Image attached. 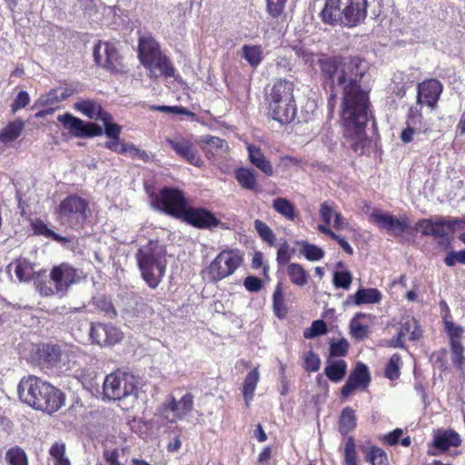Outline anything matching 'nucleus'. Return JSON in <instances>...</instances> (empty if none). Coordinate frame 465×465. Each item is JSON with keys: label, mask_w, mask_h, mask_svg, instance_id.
Listing matches in <instances>:
<instances>
[{"label": "nucleus", "mask_w": 465, "mask_h": 465, "mask_svg": "<svg viewBox=\"0 0 465 465\" xmlns=\"http://www.w3.org/2000/svg\"><path fill=\"white\" fill-rule=\"evenodd\" d=\"M442 226L446 237L449 233L465 229V217L455 219L442 218Z\"/></svg>", "instance_id": "5fc2aeb1"}, {"label": "nucleus", "mask_w": 465, "mask_h": 465, "mask_svg": "<svg viewBox=\"0 0 465 465\" xmlns=\"http://www.w3.org/2000/svg\"><path fill=\"white\" fill-rule=\"evenodd\" d=\"M318 64L322 84L326 91H330L327 103L330 114L337 104V94H342L339 114L343 125V143L361 155L370 144L366 124L372 119L369 94L359 84L364 75L361 60L324 56L318 60Z\"/></svg>", "instance_id": "f257e3e1"}, {"label": "nucleus", "mask_w": 465, "mask_h": 465, "mask_svg": "<svg viewBox=\"0 0 465 465\" xmlns=\"http://www.w3.org/2000/svg\"><path fill=\"white\" fill-rule=\"evenodd\" d=\"M416 230H420L421 234L424 236L433 237H445V232H443L442 217H437L432 219H420L416 223Z\"/></svg>", "instance_id": "b1692460"}, {"label": "nucleus", "mask_w": 465, "mask_h": 465, "mask_svg": "<svg viewBox=\"0 0 465 465\" xmlns=\"http://www.w3.org/2000/svg\"><path fill=\"white\" fill-rule=\"evenodd\" d=\"M151 110L160 111L167 114H182V115H193V114L188 109L182 106H168V105H153L150 107Z\"/></svg>", "instance_id": "69168bd1"}, {"label": "nucleus", "mask_w": 465, "mask_h": 465, "mask_svg": "<svg viewBox=\"0 0 465 465\" xmlns=\"http://www.w3.org/2000/svg\"><path fill=\"white\" fill-rule=\"evenodd\" d=\"M444 262L450 267L454 266L457 262L465 263V250H461L460 252H450L446 255Z\"/></svg>", "instance_id": "774afa93"}, {"label": "nucleus", "mask_w": 465, "mask_h": 465, "mask_svg": "<svg viewBox=\"0 0 465 465\" xmlns=\"http://www.w3.org/2000/svg\"><path fill=\"white\" fill-rule=\"evenodd\" d=\"M417 91L418 103L432 109L442 92V84L436 79H430L419 84Z\"/></svg>", "instance_id": "6ab92c4d"}, {"label": "nucleus", "mask_w": 465, "mask_h": 465, "mask_svg": "<svg viewBox=\"0 0 465 465\" xmlns=\"http://www.w3.org/2000/svg\"><path fill=\"white\" fill-rule=\"evenodd\" d=\"M356 426V416L355 411L347 407L342 410L340 417V428L339 430L342 435H347Z\"/></svg>", "instance_id": "4c0bfd02"}, {"label": "nucleus", "mask_w": 465, "mask_h": 465, "mask_svg": "<svg viewBox=\"0 0 465 465\" xmlns=\"http://www.w3.org/2000/svg\"><path fill=\"white\" fill-rule=\"evenodd\" d=\"M248 153L250 162L264 173L268 176H272L273 174V167L271 163L266 159L262 150L254 145L248 146Z\"/></svg>", "instance_id": "a878e982"}, {"label": "nucleus", "mask_w": 465, "mask_h": 465, "mask_svg": "<svg viewBox=\"0 0 465 465\" xmlns=\"http://www.w3.org/2000/svg\"><path fill=\"white\" fill-rule=\"evenodd\" d=\"M25 127L22 120H15L8 124L0 133V142L8 143L17 139Z\"/></svg>", "instance_id": "c85d7f7f"}, {"label": "nucleus", "mask_w": 465, "mask_h": 465, "mask_svg": "<svg viewBox=\"0 0 465 465\" xmlns=\"http://www.w3.org/2000/svg\"><path fill=\"white\" fill-rule=\"evenodd\" d=\"M260 380V373L257 368L252 370L245 377L242 388L243 398L248 404L252 400L254 391Z\"/></svg>", "instance_id": "72a5a7b5"}, {"label": "nucleus", "mask_w": 465, "mask_h": 465, "mask_svg": "<svg viewBox=\"0 0 465 465\" xmlns=\"http://www.w3.org/2000/svg\"><path fill=\"white\" fill-rule=\"evenodd\" d=\"M451 360L459 370H463L465 365L464 347L460 341H450Z\"/></svg>", "instance_id": "a18cd8bd"}, {"label": "nucleus", "mask_w": 465, "mask_h": 465, "mask_svg": "<svg viewBox=\"0 0 465 465\" xmlns=\"http://www.w3.org/2000/svg\"><path fill=\"white\" fill-rule=\"evenodd\" d=\"M167 251L164 244L157 240H149L137 250L135 258L143 279L149 287L155 289L166 271Z\"/></svg>", "instance_id": "7ed1b4c3"}, {"label": "nucleus", "mask_w": 465, "mask_h": 465, "mask_svg": "<svg viewBox=\"0 0 465 465\" xmlns=\"http://www.w3.org/2000/svg\"><path fill=\"white\" fill-rule=\"evenodd\" d=\"M336 212L334 203L331 202L326 201L321 204L320 215L327 225L331 224V219L334 217Z\"/></svg>", "instance_id": "e2e57ef3"}, {"label": "nucleus", "mask_w": 465, "mask_h": 465, "mask_svg": "<svg viewBox=\"0 0 465 465\" xmlns=\"http://www.w3.org/2000/svg\"><path fill=\"white\" fill-rule=\"evenodd\" d=\"M262 50L260 45H243L242 47V56L251 66L256 67L262 62Z\"/></svg>", "instance_id": "58836bf2"}, {"label": "nucleus", "mask_w": 465, "mask_h": 465, "mask_svg": "<svg viewBox=\"0 0 465 465\" xmlns=\"http://www.w3.org/2000/svg\"><path fill=\"white\" fill-rule=\"evenodd\" d=\"M96 307L104 312V314L109 318H114L116 316V312L114 308V305L111 300L105 297H98L95 300Z\"/></svg>", "instance_id": "680f3d73"}, {"label": "nucleus", "mask_w": 465, "mask_h": 465, "mask_svg": "<svg viewBox=\"0 0 465 465\" xmlns=\"http://www.w3.org/2000/svg\"><path fill=\"white\" fill-rule=\"evenodd\" d=\"M272 207L274 210L290 221L295 219V211L293 204L285 198H276L273 200Z\"/></svg>", "instance_id": "ea45409f"}, {"label": "nucleus", "mask_w": 465, "mask_h": 465, "mask_svg": "<svg viewBox=\"0 0 465 465\" xmlns=\"http://www.w3.org/2000/svg\"><path fill=\"white\" fill-rule=\"evenodd\" d=\"M349 342L346 339H341L338 341H332L330 345L329 358L344 357L348 353Z\"/></svg>", "instance_id": "4d7b16f0"}, {"label": "nucleus", "mask_w": 465, "mask_h": 465, "mask_svg": "<svg viewBox=\"0 0 465 465\" xmlns=\"http://www.w3.org/2000/svg\"><path fill=\"white\" fill-rule=\"evenodd\" d=\"M32 227L35 234L52 238L53 240L61 243L69 242L66 238L55 233L53 230L49 229L47 225L40 220L34 222L32 223Z\"/></svg>", "instance_id": "a19ab883"}, {"label": "nucleus", "mask_w": 465, "mask_h": 465, "mask_svg": "<svg viewBox=\"0 0 465 465\" xmlns=\"http://www.w3.org/2000/svg\"><path fill=\"white\" fill-rule=\"evenodd\" d=\"M407 124L411 125V128L414 129V131L419 134H427L430 132V128L428 127L427 124L422 121L421 114L413 108L410 110Z\"/></svg>", "instance_id": "79ce46f5"}, {"label": "nucleus", "mask_w": 465, "mask_h": 465, "mask_svg": "<svg viewBox=\"0 0 465 465\" xmlns=\"http://www.w3.org/2000/svg\"><path fill=\"white\" fill-rule=\"evenodd\" d=\"M235 178L244 189L254 191L257 187L256 175L253 170L239 168L235 172Z\"/></svg>", "instance_id": "c9c22d12"}, {"label": "nucleus", "mask_w": 465, "mask_h": 465, "mask_svg": "<svg viewBox=\"0 0 465 465\" xmlns=\"http://www.w3.org/2000/svg\"><path fill=\"white\" fill-rule=\"evenodd\" d=\"M279 106L276 108L268 106V115L282 124L292 122L296 115L297 107L295 100L290 102L276 103Z\"/></svg>", "instance_id": "412c9836"}, {"label": "nucleus", "mask_w": 465, "mask_h": 465, "mask_svg": "<svg viewBox=\"0 0 465 465\" xmlns=\"http://www.w3.org/2000/svg\"><path fill=\"white\" fill-rule=\"evenodd\" d=\"M242 253L238 250L221 252L206 270L209 280L217 282L231 276L242 265Z\"/></svg>", "instance_id": "423d86ee"}, {"label": "nucleus", "mask_w": 465, "mask_h": 465, "mask_svg": "<svg viewBox=\"0 0 465 465\" xmlns=\"http://www.w3.org/2000/svg\"><path fill=\"white\" fill-rule=\"evenodd\" d=\"M167 143L181 158L194 166H202L203 162L200 158L196 147L193 143L183 136H175L167 138Z\"/></svg>", "instance_id": "4468645a"}, {"label": "nucleus", "mask_w": 465, "mask_h": 465, "mask_svg": "<svg viewBox=\"0 0 465 465\" xmlns=\"http://www.w3.org/2000/svg\"><path fill=\"white\" fill-rule=\"evenodd\" d=\"M74 108L92 120L108 121L109 119V113L94 100H82L74 104Z\"/></svg>", "instance_id": "4be33fe9"}, {"label": "nucleus", "mask_w": 465, "mask_h": 465, "mask_svg": "<svg viewBox=\"0 0 465 465\" xmlns=\"http://www.w3.org/2000/svg\"><path fill=\"white\" fill-rule=\"evenodd\" d=\"M302 246V248L301 252L307 260L319 261L323 257L324 252L322 248L306 242H303Z\"/></svg>", "instance_id": "603ef678"}, {"label": "nucleus", "mask_w": 465, "mask_h": 465, "mask_svg": "<svg viewBox=\"0 0 465 465\" xmlns=\"http://www.w3.org/2000/svg\"><path fill=\"white\" fill-rule=\"evenodd\" d=\"M345 465H357L355 443L352 437H349L344 449Z\"/></svg>", "instance_id": "052dcab7"}, {"label": "nucleus", "mask_w": 465, "mask_h": 465, "mask_svg": "<svg viewBox=\"0 0 465 465\" xmlns=\"http://www.w3.org/2000/svg\"><path fill=\"white\" fill-rule=\"evenodd\" d=\"M287 273L292 283L303 287L308 283L309 274L299 263H290L287 267Z\"/></svg>", "instance_id": "473e14b6"}, {"label": "nucleus", "mask_w": 465, "mask_h": 465, "mask_svg": "<svg viewBox=\"0 0 465 465\" xmlns=\"http://www.w3.org/2000/svg\"><path fill=\"white\" fill-rule=\"evenodd\" d=\"M87 202L78 195L64 198L58 210L62 224L72 229L82 228L87 219Z\"/></svg>", "instance_id": "39448f33"}, {"label": "nucleus", "mask_w": 465, "mask_h": 465, "mask_svg": "<svg viewBox=\"0 0 465 465\" xmlns=\"http://www.w3.org/2000/svg\"><path fill=\"white\" fill-rule=\"evenodd\" d=\"M401 363V358L400 354L394 353L389 360V362L385 368V377L393 381L400 377V365Z\"/></svg>", "instance_id": "49530a36"}, {"label": "nucleus", "mask_w": 465, "mask_h": 465, "mask_svg": "<svg viewBox=\"0 0 465 465\" xmlns=\"http://www.w3.org/2000/svg\"><path fill=\"white\" fill-rule=\"evenodd\" d=\"M153 205L163 213L181 220L189 207V203L183 191L163 187L155 197Z\"/></svg>", "instance_id": "0eeeda50"}, {"label": "nucleus", "mask_w": 465, "mask_h": 465, "mask_svg": "<svg viewBox=\"0 0 465 465\" xmlns=\"http://www.w3.org/2000/svg\"><path fill=\"white\" fill-rule=\"evenodd\" d=\"M381 300V292L374 288H361L354 294V304L356 305L378 303Z\"/></svg>", "instance_id": "c756f323"}, {"label": "nucleus", "mask_w": 465, "mask_h": 465, "mask_svg": "<svg viewBox=\"0 0 465 465\" xmlns=\"http://www.w3.org/2000/svg\"><path fill=\"white\" fill-rule=\"evenodd\" d=\"M366 460L372 465H390L386 452L379 447H371L366 455Z\"/></svg>", "instance_id": "8fccbe9b"}, {"label": "nucleus", "mask_w": 465, "mask_h": 465, "mask_svg": "<svg viewBox=\"0 0 465 465\" xmlns=\"http://www.w3.org/2000/svg\"><path fill=\"white\" fill-rule=\"evenodd\" d=\"M15 265V273L20 282H29L34 277V265L28 260L18 259Z\"/></svg>", "instance_id": "e433bc0d"}, {"label": "nucleus", "mask_w": 465, "mask_h": 465, "mask_svg": "<svg viewBox=\"0 0 465 465\" xmlns=\"http://www.w3.org/2000/svg\"><path fill=\"white\" fill-rule=\"evenodd\" d=\"M348 379H350L357 388H366L371 382L368 367L364 363H358L355 369L350 373Z\"/></svg>", "instance_id": "7c9ffc66"}, {"label": "nucleus", "mask_w": 465, "mask_h": 465, "mask_svg": "<svg viewBox=\"0 0 465 465\" xmlns=\"http://www.w3.org/2000/svg\"><path fill=\"white\" fill-rule=\"evenodd\" d=\"M272 308L274 314L279 319H283L287 315V307L285 305L282 284L279 282L272 294Z\"/></svg>", "instance_id": "f704fd0d"}, {"label": "nucleus", "mask_w": 465, "mask_h": 465, "mask_svg": "<svg viewBox=\"0 0 465 465\" xmlns=\"http://www.w3.org/2000/svg\"><path fill=\"white\" fill-rule=\"evenodd\" d=\"M370 221L375 223L380 229L386 230L393 236L402 235L409 227L407 218L398 219L390 213H383L374 210L370 215Z\"/></svg>", "instance_id": "ddd939ff"}, {"label": "nucleus", "mask_w": 465, "mask_h": 465, "mask_svg": "<svg viewBox=\"0 0 465 465\" xmlns=\"http://www.w3.org/2000/svg\"><path fill=\"white\" fill-rule=\"evenodd\" d=\"M399 333L400 336L403 337L409 334V339L412 341H418L422 336V331L417 320L414 318H407L401 322Z\"/></svg>", "instance_id": "2f4dec72"}, {"label": "nucleus", "mask_w": 465, "mask_h": 465, "mask_svg": "<svg viewBox=\"0 0 465 465\" xmlns=\"http://www.w3.org/2000/svg\"><path fill=\"white\" fill-rule=\"evenodd\" d=\"M5 460L9 465H28L27 456L20 447H12L5 453Z\"/></svg>", "instance_id": "37998d69"}, {"label": "nucleus", "mask_w": 465, "mask_h": 465, "mask_svg": "<svg viewBox=\"0 0 465 465\" xmlns=\"http://www.w3.org/2000/svg\"><path fill=\"white\" fill-rule=\"evenodd\" d=\"M49 453L54 460V465H70L68 458L65 457L64 443H54L49 450Z\"/></svg>", "instance_id": "de8ad7c7"}, {"label": "nucleus", "mask_w": 465, "mask_h": 465, "mask_svg": "<svg viewBox=\"0 0 465 465\" xmlns=\"http://www.w3.org/2000/svg\"><path fill=\"white\" fill-rule=\"evenodd\" d=\"M162 53L159 43L151 35L139 38L138 57L143 66H149Z\"/></svg>", "instance_id": "aec40b11"}, {"label": "nucleus", "mask_w": 465, "mask_h": 465, "mask_svg": "<svg viewBox=\"0 0 465 465\" xmlns=\"http://www.w3.org/2000/svg\"><path fill=\"white\" fill-rule=\"evenodd\" d=\"M93 56L95 64L106 70L118 72L121 69V60L115 46L108 42H99L94 45Z\"/></svg>", "instance_id": "f8f14e48"}, {"label": "nucleus", "mask_w": 465, "mask_h": 465, "mask_svg": "<svg viewBox=\"0 0 465 465\" xmlns=\"http://www.w3.org/2000/svg\"><path fill=\"white\" fill-rule=\"evenodd\" d=\"M294 84L292 81L286 79L277 80L266 94L268 106L276 108L279 106L276 103L290 102L294 99Z\"/></svg>", "instance_id": "a211bd4d"}, {"label": "nucleus", "mask_w": 465, "mask_h": 465, "mask_svg": "<svg viewBox=\"0 0 465 465\" xmlns=\"http://www.w3.org/2000/svg\"><path fill=\"white\" fill-rule=\"evenodd\" d=\"M346 372L347 363L343 360L331 361L324 368V374L333 382L341 381L345 377Z\"/></svg>", "instance_id": "cd10ccee"}, {"label": "nucleus", "mask_w": 465, "mask_h": 465, "mask_svg": "<svg viewBox=\"0 0 465 465\" xmlns=\"http://www.w3.org/2000/svg\"><path fill=\"white\" fill-rule=\"evenodd\" d=\"M144 67L149 69L151 75H154L155 77L158 75L172 77L174 74V68L170 59L163 54H161L156 59H153L149 66Z\"/></svg>", "instance_id": "393cba45"}, {"label": "nucleus", "mask_w": 465, "mask_h": 465, "mask_svg": "<svg viewBox=\"0 0 465 465\" xmlns=\"http://www.w3.org/2000/svg\"><path fill=\"white\" fill-rule=\"evenodd\" d=\"M287 0H266V10L273 18H279L282 14Z\"/></svg>", "instance_id": "bf43d9fd"}, {"label": "nucleus", "mask_w": 465, "mask_h": 465, "mask_svg": "<svg viewBox=\"0 0 465 465\" xmlns=\"http://www.w3.org/2000/svg\"><path fill=\"white\" fill-rule=\"evenodd\" d=\"M138 393V382L135 376L126 372H114L107 375L104 381V394L109 400H122Z\"/></svg>", "instance_id": "20e7f679"}, {"label": "nucleus", "mask_w": 465, "mask_h": 465, "mask_svg": "<svg viewBox=\"0 0 465 465\" xmlns=\"http://www.w3.org/2000/svg\"><path fill=\"white\" fill-rule=\"evenodd\" d=\"M30 103V96L26 91H20L11 104V110L15 114L18 110L25 108Z\"/></svg>", "instance_id": "338daca9"}, {"label": "nucleus", "mask_w": 465, "mask_h": 465, "mask_svg": "<svg viewBox=\"0 0 465 465\" xmlns=\"http://www.w3.org/2000/svg\"><path fill=\"white\" fill-rule=\"evenodd\" d=\"M193 402L194 396L191 392L185 393L179 401L174 396L169 395L159 408L160 416L170 423L183 420L193 411Z\"/></svg>", "instance_id": "1a4fd4ad"}, {"label": "nucleus", "mask_w": 465, "mask_h": 465, "mask_svg": "<svg viewBox=\"0 0 465 465\" xmlns=\"http://www.w3.org/2000/svg\"><path fill=\"white\" fill-rule=\"evenodd\" d=\"M50 278L55 284L57 294L63 297L72 284L80 282L85 275L82 270L64 262L52 269Z\"/></svg>", "instance_id": "9d476101"}, {"label": "nucleus", "mask_w": 465, "mask_h": 465, "mask_svg": "<svg viewBox=\"0 0 465 465\" xmlns=\"http://www.w3.org/2000/svg\"><path fill=\"white\" fill-rule=\"evenodd\" d=\"M328 331L327 324L323 320L313 321L311 327L303 331L305 339H313L317 336L326 334Z\"/></svg>", "instance_id": "3c124183"}, {"label": "nucleus", "mask_w": 465, "mask_h": 465, "mask_svg": "<svg viewBox=\"0 0 465 465\" xmlns=\"http://www.w3.org/2000/svg\"><path fill=\"white\" fill-rule=\"evenodd\" d=\"M39 357L49 366H54L61 361L62 350L56 344H43L39 349Z\"/></svg>", "instance_id": "bb28decb"}, {"label": "nucleus", "mask_w": 465, "mask_h": 465, "mask_svg": "<svg viewBox=\"0 0 465 465\" xmlns=\"http://www.w3.org/2000/svg\"><path fill=\"white\" fill-rule=\"evenodd\" d=\"M90 337L100 346H110L122 340V332L114 326L98 322L92 324Z\"/></svg>", "instance_id": "f3484780"}, {"label": "nucleus", "mask_w": 465, "mask_h": 465, "mask_svg": "<svg viewBox=\"0 0 465 465\" xmlns=\"http://www.w3.org/2000/svg\"><path fill=\"white\" fill-rule=\"evenodd\" d=\"M182 221L201 229H211L216 227L221 223L214 214L205 208L188 207Z\"/></svg>", "instance_id": "2eb2a0df"}, {"label": "nucleus", "mask_w": 465, "mask_h": 465, "mask_svg": "<svg viewBox=\"0 0 465 465\" xmlns=\"http://www.w3.org/2000/svg\"><path fill=\"white\" fill-rule=\"evenodd\" d=\"M304 369L308 371H317L320 369L321 360L312 351L304 354Z\"/></svg>", "instance_id": "0e129e2a"}, {"label": "nucleus", "mask_w": 465, "mask_h": 465, "mask_svg": "<svg viewBox=\"0 0 465 465\" xmlns=\"http://www.w3.org/2000/svg\"><path fill=\"white\" fill-rule=\"evenodd\" d=\"M332 282L336 288L348 290L352 282V275L349 271L335 272Z\"/></svg>", "instance_id": "6e6d98bb"}, {"label": "nucleus", "mask_w": 465, "mask_h": 465, "mask_svg": "<svg viewBox=\"0 0 465 465\" xmlns=\"http://www.w3.org/2000/svg\"><path fill=\"white\" fill-rule=\"evenodd\" d=\"M348 7L346 14L347 27H354L364 22L370 15L375 19L381 14V5L378 0H346Z\"/></svg>", "instance_id": "6e6552de"}, {"label": "nucleus", "mask_w": 465, "mask_h": 465, "mask_svg": "<svg viewBox=\"0 0 465 465\" xmlns=\"http://www.w3.org/2000/svg\"><path fill=\"white\" fill-rule=\"evenodd\" d=\"M57 120L75 138H92L103 134V128L99 124L94 122H84L69 113L58 115Z\"/></svg>", "instance_id": "9b49d317"}, {"label": "nucleus", "mask_w": 465, "mask_h": 465, "mask_svg": "<svg viewBox=\"0 0 465 465\" xmlns=\"http://www.w3.org/2000/svg\"><path fill=\"white\" fill-rule=\"evenodd\" d=\"M104 129L103 130V134L109 138V139H120V134L122 132V126L118 124L113 123V116L111 114H109V119L107 120H102Z\"/></svg>", "instance_id": "13d9d810"}, {"label": "nucleus", "mask_w": 465, "mask_h": 465, "mask_svg": "<svg viewBox=\"0 0 465 465\" xmlns=\"http://www.w3.org/2000/svg\"><path fill=\"white\" fill-rule=\"evenodd\" d=\"M17 391L23 402L48 414L56 412L64 405V392L36 376L24 377Z\"/></svg>", "instance_id": "f03ea898"}, {"label": "nucleus", "mask_w": 465, "mask_h": 465, "mask_svg": "<svg viewBox=\"0 0 465 465\" xmlns=\"http://www.w3.org/2000/svg\"><path fill=\"white\" fill-rule=\"evenodd\" d=\"M254 228L261 238L271 246L274 245L276 237L272 230L262 221L255 220Z\"/></svg>", "instance_id": "09e8293b"}, {"label": "nucleus", "mask_w": 465, "mask_h": 465, "mask_svg": "<svg viewBox=\"0 0 465 465\" xmlns=\"http://www.w3.org/2000/svg\"><path fill=\"white\" fill-rule=\"evenodd\" d=\"M203 142L205 143L208 147V151L213 154L224 153L229 149L228 143L220 137L205 136L203 137Z\"/></svg>", "instance_id": "c03bdc74"}, {"label": "nucleus", "mask_w": 465, "mask_h": 465, "mask_svg": "<svg viewBox=\"0 0 465 465\" xmlns=\"http://www.w3.org/2000/svg\"><path fill=\"white\" fill-rule=\"evenodd\" d=\"M363 316L362 314H357L351 321V335L357 339V340H363L368 336L369 328L367 325H363L358 322V319L360 317Z\"/></svg>", "instance_id": "864d4df0"}, {"label": "nucleus", "mask_w": 465, "mask_h": 465, "mask_svg": "<svg viewBox=\"0 0 465 465\" xmlns=\"http://www.w3.org/2000/svg\"><path fill=\"white\" fill-rule=\"evenodd\" d=\"M346 0H326L321 17L324 24L342 25L347 27L346 14L348 7Z\"/></svg>", "instance_id": "dca6fc26"}, {"label": "nucleus", "mask_w": 465, "mask_h": 465, "mask_svg": "<svg viewBox=\"0 0 465 465\" xmlns=\"http://www.w3.org/2000/svg\"><path fill=\"white\" fill-rule=\"evenodd\" d=\"M460 444V436L453 430L439 431L433 439V446L441 451H446L450 447H459Z\"/></svg>", "instance_id": "5701e85b"}]
</instances>
